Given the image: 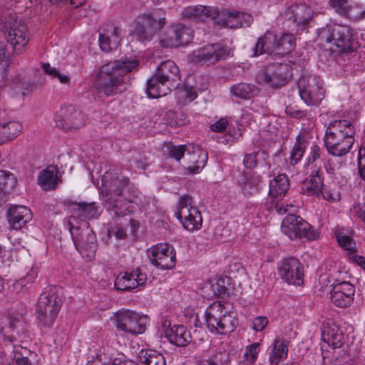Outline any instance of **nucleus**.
Wrapping results in <instances>:
<instances>
[{
    "instance_id": "obj_1",
    "label": "nucleus",
    "mask_w": 365,
    "mask_h": 365,
    "mask_svg": "<svg viewBox=\"0 0 365 365\" xmlns=\"http://www.w3.org/2000/svg\"><path fill=\"white\" fill-rule=\"evenodd\" d=\"M138 63L136 59L122 58L103 65L96 80L99 93L109 96L125 91L126 87L123 86L124 84L130 80L128 73L136 68Z\"/></svg>"
},
{
    "instance_id": "obj_2",
    "label": "nucleus",
    "mask_w": 365,
    "mask_h": 365,
    "mask_svg": "<svg viewBox=\"0 0 365 365\" xmlns=\"http://www.w3.org/2000/svg\"><path fill=\"white\" fill-rule=\"evenodd\" d=\"M354 129L346 120H334L326 129L324 143L328 153L336 157L346 155L354 143Z\"/></svg>"
},
{
    "instance_id": "obj_3",
    "label": "nucleus",
    "mask_w": 365,
    "mask_h": 365,
    "mask_svg": "<svg viewBox=\"0 0 365 365\" xmlns=\"http://www.w3.org/2000/svg\"><path fill=\"white\" fill-rule=\"evenodd\" d=\"M180 81L179 68L170 60L162 62L155 73L147 81L148 98H157L165 96Z\"/></svg>"
},
{
    "instance_id": "obj_4",
    "label": "nucleus",
    "mask_w": 365,
    "mask_h": 365,
    "mask_svg": "<svg viewBox=\"0 0 365 365\" xmlns=\"http://www.w3.org/2000/svg\"><path fill=\"white\" fill-rule=\"evenodd\" d=\"M0 29L5 34L8 43L16 53L21 52L29 41L27 26L17 21L15 14L5 9H0Z\"/></svg>"
},
{
    "instance_id": "obj_5",
    "label": "nucleus",
    "mask_w": 365,
    "mask_h": 365,
    "mask_svg": "<svg viewBox=\"0 0 365 365\" xmlns=\"http://www.w3.org/2000/svg\"><path fill=\"white\" fill-rule=\"evenodd\" d=\"M108 175L103 178L105 187L108 189L102 191V201L108 210L113 211L114 215L118 217L124 216L125 212L118 206V200L114 196L123 197L125 200L131 202V199L127 196L129 180L125 177L111 178L108 180Z\"/></svg>"
},
{
    "instance_id": "obj_6",
    "label": "nucleus",
    "mask_w": 365,
    "mask_h": 365,
    "mask_svg": "<svg viewBox=\"0 0 365 365\" xmlns=\"http://www.w3.org/2000/svg\"><path fill=\"white\" fill-rule=\"evenodd\" d=\"M205 321L207 328L212 333L227 334L236 328L238 321L233 312L225 310L220 302H214L205 310Z\"/></svg>"
},
{
    "instance_id": "obj_7",
    "label": "nucleus",
    "mask_w": 365,
    "mask_h": 365,
    "mask_svg": "<svg viewBox=\"0 0 365 365\" xmlns=\"http://www.w3.org/2000/svg\"><path fill=\"white\" fill-rule=\"evenodd\" d=\"M62 305L61 297L54 288L43 291L36 304V316L39 326L50 328L54 323Z\"/></svg>"
},
{
    "instance_id": "obj_8",
    "label": "nucleus",
    "mask_w": 365,
    "mask_h": 365,
    "mask_svg": "<svg viewBox=\"0 0 365 365\" xmlns=\"http://www.w3.org/2000/svg\"><path fill=\"white\" fill-rule=\"evenodd\" d=\"M354 29L343 24H327L318 31V38L321 41L335 46L338 52L353 51Z\"/></svg>"
},
{
    "instance_id": "obj_9",
    "label": "nucleus",
    "mask_w": 365,
    "mask_h": 365,
    "mask_svg": "<svg viewBox=\"0 0 365 365\" xmlns=\"http://www.w3.org/2000/svg\"><path fill=\"white\" fill-rule=\"evenodd\" d=\"M281 230L291 240L305 237L309 240H316L318 233L311 225L300 216L288 215L282 221Z\"/></svg>"
},
{
    "instance_id": "obj_10",
    "label": "nucleus",
    "mask_w": 365,
    "mask_h": 365,
    "mask_svg": "<svg viewBox=\"0 0 365 365\" xmlns=\"http://www.w3.org/2000/svg\"><path fill=\"white\" fill-rule=\"evenodd\" d=\"M113 320L118 329L133 334H140L145 331L148 317L133 311L122 310L115 313Z\"/></svg>"
},
{
    "instance_id": "obj_11",
    "label": "nucleus",
    "mask_w": 365,
    "mask_h": 365,
    "mask_svg": "<svg viewBox=\"0 0 365 365\" xmlns=\"http://www.w3.org/2000/svg\"><path fill=\"white\" fill-rule=\"evenodd\" d=\"M297 86L302 100L308 106L318 105L324 97V90L316 76H302L297 82Z\"/></svg>"
},
{
    "instance_id": "obj_12",
    "label": "nucleus",
    "mask_w": 365,
    "mask_h": 365,
    "mask_svg": "<svg viewBox=\"0 0 365 365\" xmlns=\"http://www.w3.org/2000/svg\"><path fill=\"white\" fill-rule=\"evenodd\" d=\"M323 173L320 168H315L312 170L309 180H306L302 182L301 186V193L308 196L322 195L324 200L328 201H337L339 200V194L332 193L330 190H327L324 187Z\"/></svg>"
},
{
    "instance_id": "obj_13",
    "label": "nucleus",
    "mask_w": 365,
    "mask_h": 365,
    "mask_svg": "<svg viewBox=\"0 0 365 365\" xmlns=\"http://www.w3.org/2000/svg\"><path fill=\"white\" fill-rule=\"evenodd\" d=\"M293 76L292 66L286 63L267 64L264 69L262 78L272 88H279L286 85Z\"/></svg>"
},
{
    "instance_id": "obj_14",
    "label": "nucleus",
    "mask_w": 365,
    "mask_h": 365,
    "mask_svg": "<svg viewBox=\"0 0 365 365\" xmlns=\"http://www.w3.org/2000/svg\"><path fill=\"white\" fill-rule=\"evenodd\" d=\"M73 226H70L69 230L71 233L72 239L76 249L88 260H91L95 257L98 245L96 237L94 232L86 226L85 227L76 228L78 233L74 235L72 232Z\"/></svg>"
},
{
    "instance_id": "obj_15",
    "label": "nucleus",
    "mask_w": 365,
    "mask_h": 365,
    "mask_svg": "<svg viewBox=\"0 0 365 365\" xmlns=\"http://www.w3.org/2000/svg\"><path fill=\"white\" fill-rule=\"evenodd\" d=\"M232 55V50L221 43H213L206 46L195 52L192 61L202 64L212 65L216 62L226 59Z\"/></svg>"
},
{
    "instance_id": "obj_16",
    "label": "nucleus",
    "mask_w": 365,
    "mask_h": 365,
    "mask_svg": "<svg viewBox=\"0 0 365 365\" xmlns=\"http://www.w3.org/2000/svg\"><path fill=\"white\" fill-rule=\"evenodd\" d=\"M56 126L64 130H77L86 123L85 115L73 106L62 108L55 116Z\"/></svg>"
},
{
    "instance_id": "obj_17",
    "label": "nucleus",
    "mask_w": 365,
    "mask_h": 365,
    "mask_svg": "<svg viewBox=\"0 0 365 365\" xmlns=\"http://www.w3.org/2000/svg\"><path fill=\"white\" fill-rule=\"evenodd\" d=\"M322 339L333 349H342L344 354L350 355V344L352 343L353 337L350 338L348 334H345L334 323L324 327Z\"/></svg>"
},
{
    "instance_id": "obj_18",
    "label": "nucleus",
    "mask_w": 365,
    "mask_h": 365,
    "mask_svg": "<svg viewBox=\"0 0 365 365\" xmlns=\"http://www.w3.org/2000/svg\"><path fill=\"white\" fill-rule=\"evenodd\" d=\"M147 252L150 262L156 267L170 269L175 265V252L168 244L157 245L148 250Z\"/></svg>"
},
{
    "instance_id": "obj_19",
    "label": "nucleus",
    "mask_w": 365,
    "mask_h": 365,
    "mask_svg": "<svg viewBox=\"0 0 365 365\" xmlns=\"http://www.w3.org/2000/svg\"><path fill=\"white\" fill-rule=\"evenodd\" d=\"M281 279L289 284L302 285L304 282V267L296 257L284 259L278 270Z\"/></svg>"
},
{
    "instance_id": "obj_20",
    "label": "nucleus",
    "mask_w": 365,
    "mask_h": 365,
    "mask_svg": "<svg viewBox=\"0 0 365 365\" xmlns=\"http://www.w3.org/2000/svg\"><path fill=\"white\" fill-rule=\"evenodd\" d=\"M190 28L178 24L166 29L160 39V43L166 48H174L187 44L192 39Z\"/></svg>"
},
{
    "instance_id": "obj_21",
    "label": "nucleus",
    "mask_w": 365,
    "mask_h": 365,
    "mask_svg": "<svg viewBox=\"0 0 365 365\" xmlns=\"http://www.w3.org/2000/svg\"><path fill=\"white\" fill-rule=\"evenodd\" d=\"M355 287L349 282L344 281L333 285L330 292V300L336 307H349L354 301Z\"/></svg>"
},
{
    "instance_id": "obj_22",
    "label": "nucleus",
    "mask_w": 365,
    "mask_h": 365,
    "mask_svg": "<svg viewBox=\"0 0 365 365\" xmlns=\"http://www.w3.org/2000/svg\"><path fill=\"white\" fill-rule=\"evenodd\" d=\"M185 160L188 165L187 169L190 173H199L206 164L207 154L200 146L187 145Z\"/></svg>"
},
{
    "instance_id": "obj_23",
    "label": "nucleus",
    "mask_w": 365,
    "mask_h": 365,
    "mask_svg": "<svg viewBox=\"0 0 365 365\" xmlns=\"http://www.w3.org/2000/svg\"><path fill=\"white\" fill-rule=\"evenodd\" d=\"M138 21L142 24L141 26L148 28V33L153 38L165 25V15L163 9H157L139 16Z\"/></svg>"
},
{
    "instance_id": "obj_24",
    "label": "nucleus",
    "mask_w": 365,
    "mask_h": 365,
    "mask_svg": "<svg viewBox=\"0 0 365 365\" xmlns=\"http://www.w3.org/2000/svg\"><path fill=\"white\" fill-rule=\"evenodd\" d=\"M120 29L113 24L105 25L98 38L101 49L105 52L115 49L120 41Z\"/></svg>"
},
{
    "instance_id": "obj_25",
    "label": "nucleus",
    "mask_w": 365,
    "mask_h": 365,
    "mask_svg": "<svg viewBox=\"0 0 365 365\" xmlns=\"http://www.w3.org/2000/svg\"><path fill=\"white\" fill-rule=\"evenodd\" d=\"M6 215L10 226L15 230H19L31 219L32 213L26 206L12 205L8 210Z\"/></svg>"
},
{
    "instance_id": "obj_26",
    "label": "nucleus",
    "mask_w": 365,
    "mask_h": 365,
    "mask_svg": "<svg viewBox=\"0 0 365 365\" xmlns=\"http://www.w3.org/2000/svg\"><path fill=\"white\" fill-rule=\"evenodd\" d=\"M277 53V36L269 31L259 37L253 48V56H258L264 53Z\"/></svg>"
},
{
    "instance_id": "obj_27",
    "label": "nucleus",
    "mask_w": 365,
    "mask_h": 365,
    "mask_svg": "<svg viewBox=\"0 0 365 365\" xmlns=\"http://www.w3.org/2000/svg\"><path fill=\"white\" fill-rule=\"evenodd\" d=\"M165 335L171 344L180 347H185L191 341L190 332L183 325H174L165 329Z\"/></svg>"
},
{
    "instance_id": "obj_28",
    "label": "nucleus",
    "mask_w": 365,
    "mask_h": 365,
    "mask_svg": "<svg viewBox=\"0 0 365 365\" xmlns=\"http://www.w3.org/2000/svg\"><path fill=\"white\" fill-rule=\"evenodd\" d=\"M66 204L73 206V211L78 215L87 219H97L101 212V207L96 202H76L71 200H66Z\"/></svg>"
},
{
    "instance_id": "obj_29",
    "label": "nucleus",
    "mask_w": 365,
    "mask_h": 365,
    "mask_svg": "<svg viewBox=\"0 0 365 365\" xmlns=\"http://www.w3.org/2000/svg\"><path fill=\"white\" fill-rule=\"evenodd\" d=\"M23 130L22 124L16 120L0 125V145L15 139Z\"/></svg>"
},
{
    "instance_id": "obj_30",
    "label": "nucleus",
    "mask_w": 365,
    "mask_h": 365,
    "mask_svg": "<svg viewBox=\"0 0 365 365\" xmlns=\"http://www.w3.org/2000/svg\"><path fill=\"white\" fill-rule=\"evenodd\" d=\"M314 15L313 10L306 5H299L293 11V15L290 19L297 24L299 29L304 31Z\"/></svg>"
},
{
    "instance_id": "obj_31",
    "label": "nucleus",
    "mask_w": 365,
    "mask_h": 365,
    "mask_svg": "<svg viewBox=\"0 0 365 365\" xmlns=\"http://www.w3.org/2000/svg\"><path fill=\"white\" fill-rule=\"evenodd\" d=\"M57 169L48 167L42 170L38 176V184L44 190H54L58 184Z\"/></svg>"
},
{
    "instance_id": "obj_32",
    "label": "nucleus",
    "mask_w": 365,
    "mask_h": 365,
    "mask_svg": "<svg viewBox=\"0 0 365 365\" xmlns=\"http://www.w3.org/2000/svg\"><path fill=\"white\" fill-rule=\"evenodd\" d=\"M16 183V179L11 173L0 170V205L7 201L8 196Z\"/></svg>"
},
{
    "instance_id": "obj_33",
    "label": "nucleus",
    "mask_w": 365,
    "mask_h": 365,
    "mask_svg": "<svg viewBox=\"0 0 365 365\" xmlns=\"http://www.w3.org/2000/svg\"><path fill=\"white\" fill-rule=\"evenodd\" d=\"M209 17L211 18L215 24L222 25L228 28L235 29L238 24L233 22L234 11L226 10L219 11L217 9L210 7Z\"/></svg>"
},
{
    "instance_id": "obj_34",
    "label": "nucleus",
    "mask_w": 365,
    "mask_h": 365,
    "mask_svg": "<svg viewBox=\"0 0 365 365\" xmlns=\"http://www.w3.org/2000/svg\"><path fill=\"white\" fill-rule=\"evenodd\" d=\"M138 356L143 365H166L164 356L155 350L143 349Z\"/></svg>"
},
{
    "instance_id": "obj_35",
    "label": "nucleus",
    "mask_w": 365,
    "mask_h": 365,
    "mask_svg": "<svg viewBox=\"0 0 365 365\" xmlns=\"http://www.w3.org/2000/svg\"><path fill=\"white\" fill-rule=\"evenodd\" d=\"M289 187V180L285 175H279L269 182V193L277 197L284 196Z\"/></svg>"
},
{
    "instance_id": "obj_36",
    "label": "nucleus",
    "mask_w": 365,
    "mask_h": 365,
    "mask_svg": "<svg viewBox=\"0 0 365 365\" xmlns=\"http://www.w3.org/2000/svg\"><path fill=\"white\" fill-rule=\"evenodd\" d=\"M210 11V7L197 5L185 9L182 12V16L185 18L204 21L207 18H209Z\"/></svg>"
},
{
    "instance_id": "obj_37",
    "label": "nucleus",
    "mask_w": 365,
    "mask_h": 365,
    "mask_svg": "<svg viewBox=\"0 0 365 365\" xmlns=\"http://www.w3.org/2000/svg\"><path fill=\"white\" fill-rule=\"evenodd\" d=\"M192 197L189 195H185L180 197L178 205V210L175 213V216L182 222L185 218L190 214L191 209L197 207L192 205Z\"/></svg>"
},
{
    "instance_id": "obj_38",
    "label": "nucleus",
    "mask_w": 365,
    "mask_h": 365,
    "mask_svg": "<svg viewBox=\"0 0 365 365\" xmlns=\"http://www.w3.org/2000/svg\"><path fill=\"white\" fill-rule=\"evenodd\" d=\"M136 280H135L133 272L120 273L115 281L116 289L120 291H130L135 288Z\"/></svg>"
},
{
    "instance_id": "obj_39",
    "label": "nucleus",
    "mask_w": 365,
    "mask_h": 365,
    "mask_svg": "<svg viewBox=\"0 0 365 365\" xmlns=\"http://www.w3.org/2000/svg\"><path fill=\"white\" fill-rule=\"evenodd\" d=\"M295 45L294 36L291 34H284L277 37V53L287 54L295 48Z\"/></svg>"
},
{
    "instance_id": "obj_40",
    "label": "nucleus",
    "mask_w": 365,
    "mask_h": 365,
    "mask_svg": "<svg viewBox=\"0 0 365 365\" xmlns=\"http://www.w3.org/2000/svg\"><path fill=\"white\" fill-rule=\"evenodd\" d=\"M190 214L187 218L182 221V226L188 231L199 230L202 226V218L200 212L197 208L191 209Z\"/></svg>"
},
{
    "instance_id": "obj_41",
    "label": "nucleus",
    "mask_w": 365,
    "mask_h": 365,
    "mask_svg": "<svg viewBox=\"0 0 365 365\" xmlns=\"http://www.w3.org/2000/svg\"><path fill=\"white\" fill-rule=\"evenodd\" d=\"M268 158L267 153L264 150H259L245 155L243 164L247 169L255 168L260 161H266Z\"/></svg>"
},
{
    "instance_id": "obj_42",
    "label": "nucleus",
    "mask_w": 365,
    "mask_h": 365,
    "mask_svg": "<svg viewBox=\"0 0 365 365\" xmlns=\"http://www.w3.org/2000/svg\"><path fill=\"white\" fill-rule=\"evenodd\" d=\"M306 149V140L304 137L297 135L296 143L291 151L289 163L291 165H296L303 156Z\"/></svg>"
},
{
    "instance_id": "obj_43",
    "label": "nucleus",
    "mask_w": 365,
    "mask_h": 365,
    "mask_svg": "<svg viewBox=\"0 0 365 365\" xmlns=\"http://www.w3.org/2000/svg\"><path fill=\"white\" fill-rule=\"evenodd\" d=\"M255 86L245 83H240L231 87V93L242 99H250L254 94Z\"/></svg>"
},
{
    "instance_id": "obj_44",
    "label": "nucleus",
    "mask_w": 365,
    "mask_h": 365,
    "mask_svg": "<svg viewBox=\"0 0 365 365\" xmlns=\"http://www.w3.org/2000/svg\"><path fill=\"white\" fill-rule=\"evenodd\" d=\"M287 347L284 343H279V341L275 339L273 344L272 354L269 356L271 365H277L282 358L287 355Z\"/></svg>"
},
{
    "instance_id": "obj_45",
    "label": "nucleus",
    "mask_w": 365,
    "mask_h": 365,
    "mask_svg": "<svg viewBox=\"0 0 365 365\" xmlns=\"http://www.w3.org/2000/svg\"><path fill=\"white\" fill-rule=\"evenodd\" d=\"M261 177L259 175H252L245 182L242 190L245 194L254 195L259 190Z\"/></svg>"
},
{
    "instance_id": "obj_46",
    "label": "nucleus",
    "mask_w": 365,
    "mask_h": 365,
    "mask_svg": "<svg viewBox=\"0 0 365 365\" xmlns=\"http://www.w3.org/2000/svg\"><path fill=\"white\" fill-rule=\"evenodd\" d=\"M210 289L212 291V295L217 298L228 297L231 292L230 288L225 285V281L223 278H220L212 284Z\"/></svg>"
},
{
    "instance_id": "obj_47",
    "label": "nucleus",
    "mask_w": 365,
    "mask_h": 365,
    "mask_svg": "<svg viewBox=\"0 0 365 365\" xmlns=\"http://www.w3.org/2000/svg\"><path fill=\"white\" fill-rule=\"evenodd\" d=\"M131 166H135L137 168L145 169L149 165L148 158L145 152L134 151L131 153L129 159Z\"/></svg>"
},
{
    "instance_id": "obj_48",
    "label": "nucleus",
    "mask_w": 365,
    "mask_h": 365,
    "mask_svg": "<svg viewBox=\"0 0 365 365\" xmlns=\"http://www.w3.org/2000/svg\"><path fill=\"white\" fill-rule=\"evenodd\" d=\"M41 67L45 73L52 78H57L61 83L68 84L70 83L71 78L69 76L60 73L56 68L51 67L48 63H42Z\"/></svg>"
},
{
    "instance_id": "obj_49",
    "label": "nucleus",
    "mask_w": 365,
    "mask_h": 365,
    "mask_svg": "<svg viewBox=\"0 0 365 365\" xmlns=\"http://www.w3.org/2000/svg\"><path fill=\"white\" fill-rule=\"evenodd\" d=\"M187 145H175L170 144L167 149H168V155L170 158H175L177 161H180V160L185 156L186 152H187Z\"/></svg>"
},
{
    "instance_id": "obj_50",
    "label": "nucleus",
    "mask_w": 365,
    "mask_h": 365,
    "mask_svg": "<svg viewBox=\"0 0 365 365\" xmlns=\"http://www.w3.org/2000/svg\"><path fill=\"white\" fill-rule=\"evenodd\" d=\"M252 16L247 13H240L234 11L233 22L237 23V26L235 28L249 26L252 22Z\"/></svg>"
},
{
    "instance_id": "obj_51",
    "label": "nucleus",
    "mask_w": 365,
    "mask_h": 365,
    "mask_svg": "<svg viewBox=\"0 0 365 365\" xmlns=\"http://www.w3.org/2000/svg\"><path fill=\"white\" fill-rule=\"evenodd\" d=\"M336 240L339 245L345 250L349 251L355 250V242L350 237L339 233L336 235Z\"/></svg>"
},
{
    "instance_id": "obj_52",
    "label": "nucleus",
    "mask_w": 365,
    "mask_h": 365,
    "mask_svg": "<svg viewBox=\"0 0 365 365\" xmlns=\"http://www.w3.org/2000/svg\"><path fill=\"white\" fill-rule=\"evenodd\" d=\"M141 26L142 24L137 21L134 31L137 39L140 41H150L152 39V36L148 33V28L146 26Z\"/></svg>"
},
{
    "instance_id": "obj_53",
    "label": "nucleus",
    "mask_w": 365,
    "mask_h": 365,
    "mask_svg": "<svg viewBox=\"0 0 365 365\" xmlns=\"http://www.w3.org/2000/svg\"><path fill=\"white\" fill-rule=\"evenodd\" d=\"M358 167L361 178L365 180V143L359 150Z\"/></svg>"
},
{
    "instance_id": "obj_54",
    "label": "nucleus",
    "mask_w": 365,
    "mask_h": 365,
    "mask_svg": "<svg viewBox=\"0 0 365 365\" xmlns=\"http://www.w3.org/2000/svg\"><path fill=\"white\" fill-rule=\"evenodd\" d=\"M268 322L266 317L259 316L253 319L252 327L256 331H261L267 326Z\"/></svg>"
},
{
    "instance_id": "obj_55",
    "label": "nucleus",
    "mask_w": 365,
    "mask_h": 365,
    "mask_svg": "<svg viewBox=\"0 0 365 365\" xmlns=\"http://www.w3.org/2000/svg\"><path fill=\"white\" fill-rule=\"evenodd\" d=\"M9 328L12 331L16 330L17 334L23 332L24 330V324L22 320L16 318H11L9 319Z\"/></svg>"
},
{
    "instance_id": "obj_56",
    "label": "nucleus",
    "mask_w": 365,
    "mask_h": 365,
    "mask_svg": "<svg viewBox=\"0 0 365 365\" xmlns=\"http://www.w3.org/2000/svg\"><path fill=\"white\" fill-rule=\"evenodd\" d=\"M228 124V122L227 119L222 118L220 120H218L215 123L212 124L210 125L211 130L214 132H223L225 130L227 125Z\"/></svg>"
},
{
    "instance_id": "obj_57",
    "label": "nucleus",
    "mask_w": 365,
    "mask_h": 365,
    "mask_svg": "<svg viewBox=\"0 0 365 365\" xmlns=\"http://www.w3.org/2000/svg\"><path fill=\"white\" fill-rule=\"evenodd\" d=\"M320 158V148L317 145H314L311 148L310 155L308 158L307 165L313 164Z\"/></svg>"
},
{
    "instance_id": "obj_58",
    "label": "nucleus",
    "mask_w": 365,
    "mask_h": 365,
    "mask_svg": "<svg viewBox=\"0 0 365 365\" xmlns=\"http://www.w3.org/2000/svg\"><path fill=\"white\" fill-rule=\"evenodd\" d=\"M14 360L16 365H31L28 357L24 356L21 353H19L18 350L14 352Z\"/></svg>"
},
{
    "instance_id": "obj_59",
    "label": "nucleus",
    "mask_w": 365,
    "mask_h": 365,
    "mask_svg": "<svg viewBox=\"0 0 365 365\" xmlns=\"http://www.w3.org/2000/svg\"><path fill=\"white\" fill-rule=\"evenodd\" d=\"M259 346L260 344L258 342L253 343L247 347L246 354L250 356L253 359H255L259 351Z\"/></svg>"
},
{
    "instance_id": "obj_60",
    "label": "nucleus",
    "mask_w": 365,
    "mask_h": 365,
    "mask_svg": "<svg viewBox=\"0 0 365 365\" xmlns=\"http://www.w3.org/2000/svg\"><path fill=\"white\" fill-rule=\"evenodd\" d=\"M134 274L135 280H136L135 287L145 284L146 280V274L140 272L138 269L133 272Z\"/></svg>"
},
{
    "instance_id": "obj_61",
    "label": "nucleus",
    "mask_w": 365,
    "mask_h": 365,
    "mask_svg": "<svg viewBox=\"0 0 365 365\" xmlns=\"http://www.w3.org/2000/svg\"><path fill=\"white\" fill-rule=\"evenodd\" d=\"M285 112L293 118H300L302 115V112L300 110L294 109L291 106L286 107Z\"/></svg>"
},
{
    "instance_id": "obj_62",
    "label": "nucleus",
    "mask_w": 365,
    "mask_h": 365,
    "mask_svg": "<svg viewBox=\"0 0 365 365\" xmlns=\"http://www.w3.org/2000/svg\"><path fill=\"white\" fill-rule=\"evenodd\" d=\"M184 91L186 93V98L190 99V101H193L197 97V93L192 87H189L188 86L185 85L184 86Z\"/></svg>"
},
{
    "instance_id": "obj_63",
    "label": "nucleus",
    "mask_w": 365,
    "mask_h": 365,
    "mask_svg": "<svg viewBox=\"0 0 365 365\" xmlns=\"http://www.w3.org/2000/svg\"><path fill=\"white\" fill-rule=\"evenodd\" d=\"M113 232L118 240H123L127 237L126 231L122 227L115 228Z\"/></svg>"
},
{
    "instance_id": "obj_64",
    "label": "nucleus",
    "mask_w": 365,
    "mask_h": 365,
    "mask_svg": "<svg viewBox=\"0 0 365 365\" xmlns=\"http://www.w3.org/2000/svg\"><path fill=\"white\" fill-rule=\"evenodd\" d=\"M354 262L364 269L365 257L363 256H356L354 257Z\"/></svg>"
}]
</instances>
